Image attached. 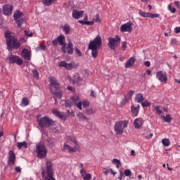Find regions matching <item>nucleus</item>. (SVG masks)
I'll use <instances>...</instances> for the list:
<instances>
[{
    "label": "nucleus",
    "mask_w": 180,
    "mask_h": 180,
    "mask_svg": "<svg viewBox=\"0 0 180 180\" xmlns=\"http://www.w3.org/2000/svg\"><path fill=\"white\" fill-rule=\"evenodd\" d=\"M49 89L53 95H55L53 99L55 101V103H57V98L61 99L63 98V91H61V88H60V84L57 82V79L54 77H50L49 78Z\"/></svg>",
    "instance_id": "f257e3e1"
},
{
    "label": "nucleus",
    "mask_w": 180,
    "mask_h": 180,
    "mask_svg": "<svg viewBox=\"0 0 180 180\" xmlns=\"http://www.w3.org/2000/svg\"><path fill=\"white\" fill-rule=\"evenodd\" d=\"M129 126V121H118L115 122L114 125V131L115 133L117 135L122 136L123 133H124V129H126Z\"/></svg>",
    "instance_id": "f03ea898"
},
{
    "label": "nucleus",
    "mask_w": 180,
    "mask_h": 180,
    "mask_svg": "<svg viewBox=\"0 0 180 180\" xmlns=\"http://www.w3.org/2000/svg\"><path fill=\"white\" fill-rule=\"evenodd\" d=\"M38 124L41 129L44 127H50V126H54L56 122L53 119L50 118L49 116H44L39 120H37Z\"/></svg>",
    "instance_id": "7ed1b4c3"
},
{
    "label": "nucleus",
    "mask_w": 180,
    "mask_h": 180,
    "mask_svg": "<svg viewBox=\"0 0 180 180\" xmlns=\"http://www.w3.org/2000/svg\"><path fill=\"white\" fill-rule=\"evenodd\" d=\"M47 152V148L44 144L40 143L36 144V153L38 158H46Z\"/></svg>",
    "instance_id": "20e7f679"
},
{
    "label": "nucleus",
    "mask_w": 180,
    "mask_h": 180,
    "mask_svg": "<svg viewBox=\"0 0 180 180\" xmlns=\"http://www.w3.org/2000/svg\"><path fill=\"white\" fill-rule=\"evenodd\" d=\"M6 44L8 49H15V50H18L22 46V44L15 37L11 39H6Z\"/></svg>",
    "instance_id": "39448f33"
},
{
    "label": "nucleus",
    "mask_w": 180,
    "mask_h": 180,
    "mask_svg": "<svg viewBox=\"0 0 180 180\" xmlns=\"http://www.w3.org/2000/svg\"><path fill=\"white\" fill-rule=\"evenodd\" d=\"M101 46H102V37H101V35L96 36L89 44V47H91V49H99Z\"/></svg>",
    "instance_id": "423d86ee"
},
{
    "label": "nucleus",
    "mask_w": 180,
    "mask_h": 180,
    "mask_svg": "<svg viewBox=\"0 0 180 180\" xmlns=\"http://www.w3.org/2000/svg\"><path fill=\"white\" fill-rule=\"evenodd\" d=\"M156 78L160 82L163 84H167L168 81V76H167V72L158 71L156 72Z\"/></svg>",
    "instance_id": "0eeeda50"
},
{
    "label": "nucleus",
    "mask_w": 180,
    "mask_h": 180,
    "mask_svg": "<svg viewBox=\"0 0 180 180\" xmlns=\"http://www.w3.org/2000/svg\"><path fill=\"white\" fill-rule=\"evenodd\" d=\"M58 67L65 68V70H74L77 68V65L75 62H70V63H67V62L63 60L58 63Z\"/></svg>",
    "instance_id": "6e6552de"
},
{
    "label": "nucleus",
    "mask_w": 180,
    "mask_h": 180,
    "mask_svg": "<svg viewBox=\"0 0 180 180\" xmlns=\"http://www.w3.org/2000/svg\"><path fill=\"white\" fill-rule=\"evenodd\" d=\"M65 44V37H64V35L60 34L58 37H57L56 39H55L53 41H52V44L53 46H54V47H57L58 44H59L60 46H64V44Z\"/></svg>",
    "instance_id": "1a4fd4ad"
},
{
    "label": "nucleus",
    "mask_w": 180,
    "mask_h": 180,
    "mask_svg": "<svg viewBox=\"0 0 180 180\" xmlns=\"http://www.w3.org/2000/svg\"><path fill=\"white\" fill-rule=\"evenodd\" d=\"M133 23L131 22H128L125 24H123L120 27V32L122 33H126L127 32L128 33H131V31L133 30Z\"/></svg>",
    "instance_id": "9d476101"
},
{
    "label": "nucleus",
    "mask_w": 180,
    "mask_h": 180,
    "mask_svg": "<svg viewBox=\"0 0 180 180\" xmlns=\"http://www.w3.org/2000/svg\"><path fill=\"white\" fill-rule=\"evenodd\" d=\"M117 41H120V37L117 35L115 36V38H108V47H110L111 50L115 51V47H116V44Z\"/></svg>",
    "instance_id": "9b49d317"
},
{
    "label": "nucleus",
    "mask_w": 180,
    "mask_h": 180,
    "mask_svg": "<svg viewBox=\"0 0 180 180\" xmlns=\"http://www.w3.org/2000/svg\"><path fill=\"white\" fill-rule=\"evenodd\" d=\"M8 60L10 64H18V65H22L23 64V60L19 56L11 55L8 56Z\"/></svg>",
    "instance_id": "f8f14e48"
},
{
    "label": "nucleus",
    "mask_w": 180,
    "mask_h": 180,
    "mask_svg": "<svg viewBox=\"0 0 180 180\" xmlns=\"http://www.w3.org/2000/svg\"><path fill=\"white\" fill-rule=\"evenodd\" d=\"M70 99L79 110H82V101L79 100V96H72Z\"/></svg>",
    "instance_id": "ddd939ff"
},
{
    "label": "nucleus",
    "mask_w": 180,
    "mask_h": 180,
    "mask_svg": "<svg viewBox=\"0 0 180 180\" xmlns=\"http://www.w3.org/2000/svg\"><path fill=\"white\" fill-rule=\"evenodd\" d=\"M13 11V6L11 4H6L3 6V13L6 16H10L12 15Z\"/></svg>",
    "instance_id": "4468645a"
},
{
    "label": "nucleus",
    "mask_w": 180,
    "mask_h": 180,
    "mask_svg": "<svg viewBox=\"0 0 180 180\" xmlns=\"http://www.w3.org/2000/svg\"><path fill=\"white\" fill-rule=\"evenodd\" d=\"M53 115H55L56 117H58L59 119H61V120H67V115L65 112H60L57 109L52 110Z\"/></svg>",
    "instance_id": "2eb2a0df"
},
{
    "label": "nucleus",
    "mask_w": 180,
    "mask_h": 180,
    "mask_svg": "<svg viewBox=\"0 0 180 180\" xmlns=\"http://www.w3.org/2000/svg\"><path fill=\"white\" fill-rule=\"evenodd\" d=\"M16 162V155H15V153L13 150H10L8 152V165H13Z\"/></svg>",
    "instance_id": "dca6fc26"
},
{
    "label": "nucleus",
    "mask_w": 180,
    "mask_h": 180,
    "mask_svg": "<svg viewBox=\"0 0 180 180\" xmlns=\"http://www.w3.org/2000/svg\"><path fill=\"white\" fill-rule=\"evenodd\" d=\"M68 151L69 153H76V151H79L78 146H75L74 148L70 146V145L65 143L63 145V151Z\"/></svg>",
    "instance_id": "f3484780"
},
{
    "label": "nucleus",
    "mask_w": 180,
    "mask_h": 180,
    "mask_svg": "<svg viewBox=\"0 0 180 180\" xmlns=\"http://www.w3.org/2000/svg\"><path fill=\"white\" fill-rule=\"evenodd\" d=\"M144 124V120L141 117L136 118L134 121V127L135 129H141Z\"/></svg>",
    "instance_id": "a211bd4d"
},
{
    "label": "nucleus",
    "mask_w": 180,
    "mask_h": 180,
    "mask_svg": "<svg viewBox=\"0 0 180 180\" xmlns=\"http://www.w3.org/2000/svg\"><path fill=\"white\" fill-rule=\"evenodd\" d=\"M32 56V51H29L28 49H24L21 51V56L24 60H30Z\"/></svg>",
    "instance_id": "6ab92c4d"
},
{
    "label": "nucleus",
    "mask_w": 180,
    "mask_h": 180,
    "mask_svg": "<svg viewBox=\"0 0 180 180\" xmlns=\"http://www.w3.org/2000/svg\"><path fill=\"white\" fill-rule=\"evenodd\" d=\"M84 13V11L73 10L72 16L74 19H79V18H82Z\"/></svg>",
    "instance_id": "aec40b11"
},
{
    "label": "nucleus",
    "mask_w": 180,
    "mask_h": 180,
    "mask_svg": "<svg viewBox=\"0 0 180 180\" xmlns=\"http://www.w3.org/2000/svg\"><path fill=\"white\" fill-rule=\"evenodd\" d=\"M88 20V15H85L84 18V20H79L78 22L81 25H86L87 26H94L95 22L94 21H86Z\"/></svg>",
    "instance_id": "412c9836"
},
{
    "label": "nucleus",
    "mask_w": 180,
    "mask_h": 180,
    "mask_svg": "<svg viewBox=\"0 0 180 180\" xmlns=\"http://www.w3.org/2000/svg\"><path fill=\"white\" fill-rule=\"evenodd\" d=\"M68 141H71L75 144V147L78 146V149L80 150L81 147L79 146V144H78V141H77V139L72 136H68L66 137Z\"/></svg>",
    "instance_id": "4be33fe9"
},
{
    "label": "nucleus",
    "mask_w": 180,
    "mask_h": 180,
    "mask_svg": "<svg viewBox=\"0 0 180 180\" xmlns=\"http://www.w3.org/2000/svg\"><path fill=\"white\" fill-rule=\"evenodd\" d=\"M66 49L68 50V54H74V45L72 44L71 39L68 40V44Z\"/></svg>",
    "instance_id": "5701e85b"
},
{
    "label": "nucleus",
    "mask_w": 180,
    "mask_h": 180,
    "mask_svg": "<svg viewBox=\"0 0 180 180\" xmlns=\"http://www.w3.org/2000/svg\"><path fill=\"white\" fill-rule=\"evenodd\" d=\"M134 63H136V58H134V57H131L126 63L125 68H130V67H133V65H134Z\"/></svg>",
    "instance_id": "b1692460"
},
{
    "label": "nucleus",
    "mask_w": 180,
    "mask_h": 180,
    "mask_svg": "<svg viewBox=\"0 0 180 180\" xmlns=\"http://www.w3.org/2000/svg\"><path fill=\"white\" fill-rule=\"evenodd\" d=\"M139 109H140V105H138L137 107H135L134 105H132L131 107V110L134 117H136L139 115Z\"/></svg>",
    "instance_id": "393cba45"
},
{
    "label": "nucleus",
    "mask_w": 180,
    "mask_h": 180,
    "mask_svg": "<svg viewBox=\"0 0 180 180\" xmlns=\"http://www.w3.org/2000/svg\"><path fill=\"white\" fill-rule=\"evenodd\" d=\"M23 16V13L20 11H16L13 14L14 20H19L20 19H23L22 17Z\"/></svg>",
    "instance_id": "a878e982"
},
{
    "label": "nucleus",
    "mask_w": 180,
    "mask_h": 180,
    "mask_svg": "<svg viewBox=\"0 0 180 180\" xmlns=\"http://www.w3.org/2000/svg\"><path fill=\"white\" fill-rule=\"evenodd\" d=\"M135 101L138 103H142L144 101V96H143V94H137L135 96Z\"/></svg>",
    "instance_id": "bb28decb"
},
{
    "label": "nucleus",
    "mask_w": 180,
    "mask_h": 180,
    "mask_svg": "<svg viewBox=\"0 0 180 180\" xmlns=\"http://www.w3.org/2000/svg\"><path fill=\"white\" fill-rule=\"evenodd\" d=\"M62 30L65 33V34H70V33H71V27H70L68 24H66L63 26Z\"/></svg>",
    "instance_id": "cd10ccee"
},
{
    "label": "nucleus",
    "mask_w": 180,
    "mask_h": 180,
    "mask_svg": "<svg viewBox=\"0 0 180 180\" xmlns=\"http://www.w3.org/2000/svg\"><path fill=\"white\" fill-rule=\"evenodd\" d=\"M133 94H134V91L131 90L128 94H127V98L125 97L124 99L122 100V103H123V105H124V103H127V102H129V99H131V96H133Z\"/></svg>",
    "instance_id": "c85d7f7f"
},
{
    "label": "nucleus",
    "mask_w": 180,
    "mask_h": 180,
    "mask_svg": "<svg viewBox=\"0 0 180 180\" xmlns=\"http://www.w3.org/2000/svg\"><path fill=\"white\" fill-rule=\"evenodd\" d=\"M62 106H65V108H71L72 103L70 100H62L60 102Z\"/></svg>",
    "instance_id": "c756f323"
},
{
    "label": "nucleus",
    "mask_w": 180,
    "mask_h": 180,
    "mask_svg": "<svg viewBox=\"0 0 180 180\" xmlns=\"http://www.w3.org/2000/svg\"><path fill=\"white\" fill-rule=\"evenodd\" d=\"M77 117L79 119V120L82 121V120H89V118H88V117L85 116V115H84V113L79 112L77 113Z\"/></svg>",
    "instance_id": "7c9ffc66"
},
{
    "label": "nucleus",
    "mask_w": 180,
    "mask_h": 180,
    "mask_svg": "<svg viewBox=\"0 0 180 180\" xmlns=\"http://www.w3.org/2000/svg\"><path fill=\"white\" fill-rule=\"evenodd\" d=\"M162 118L163 122H165L166 123H171V121L172 120V117H171V115L167 114L166 116L161 117Z\"/></svg>",
    "instance_id": "2f4dec72"
},
{
    "label": "nucleus",
    "mask_w": 180,
    "mask_h": 180,
    "mask_svg": "<svg viewBox=\"0 0 180 180\" xmlns=\"http://www.w3.org/2000/svg\"><path fill=\"white\" fill-rule=\"evenodd\" d=\"M91 50V56L93 58H96L98 57V48L89 47Z\"/></svg>",
    "instance_id": "473e14b6"
},
{
    "label": "nucleus",
    "mask_w": 180,
    "mask_h": 180,
    "mask_svg": "<svg viewBox=\"0 0 180 180\" xmlns=\"http://www.w3.org/2000/svg\"><path fill=\"white\" fill-rule=\"evenodd\" d=\"M17 147L19 150L22 149V147L23 148H27V143L26 141L18 142L17 143Z\"/></svg>",
    "instance_id": "72a5a7b5"
},
{
    "label": "nucleus",
    "mask_w": 180,
    "mask_h": 180,
    "mask_svg": "<svg viewBox=\"0 0 180 180\" xmlns=\"http://www.w3.org/2000/svg\"><path fill=\"white\" fill-rule=\"evenodd\" d=\"M56 0H42V3L44 5H46V6H50L51 5H53Z\"/></svg>",
    "instance_id": "f704fd0d"
},
{
    "label": "nucleus",
    "mask_w": 180,
    "mask_h": 180,
    "mask_svg": "<svg viewBox=\"0 0 180 180\" xmlns=\"http://www.w3.org/2000/svg\"><path fill=\"white\" fill-rule=\"evenodd\" d=\"M162 143L165 147H168L171 145V141H169V139H163L162 140Z\"/></svg>",
    "instance_id": "c9c22d12"
},
{
    "label": "nucleus",
    "mask_w": 180,
    "mask_h": 180,
    "mask_svg": "<svg viewBox=\"0 0 180 180\" xmlns=\"http://www.w3.org/2000/svg\"><path fill=\"white\" fill-rule=\"evenodd\" d=\"M154 110H155L156 114L160 115V117H162V110H161V107L155 106Z\"/></svg>",
    "instance_id": "e433bc0d"
},
{
    "label": "nucleus",
    "mask_w": 180,
    "mask_h": 180,
    "mask_svg": "<svg viewBox=\"0 0 180 180\" xmlns=\"http://www.w3.org/2000/svg\"><path fill=\"white\" fill-rule=\"evenodd\" d=\"M82 81V78L79 76H75V79L72 80V84H79Z\"/></svg>",
    "instance_id": "4c0bfd02"
},
{
    "label": "nucleus",
    "mask_w": 180,
    "mask_h": 180,
    "mask_svg": "<svg viewBox=\"0 0 180 180\" xmlns=\"http://www.w3.org/2000/svg\"><path fill=\"white\" fill-rule=\"evenodd\" d=\"M139 15L142 18H149L150 13H146L144 11H139Z\"/></svg>",
    "instance_id": "58836bf2"
},
{
    "label": "nucleus",
    "mask_w": 180,
    "mask_h": 180,
    "mask_svg": "<svg viewBox=\"0 0 180 180\" xmlns=\"http://www.w3.org/2000/svg\"><path fill=\"white\" fill-rule=\"evenodd\" d=\"M15 23H17L18 27H21L22 25H23L25 23V19L21 18L20 20H15Z\"/></svg>",
    "instance_id": "ea45409f"
},
{
    "label": "nucleus",
    "mask_w": 180,
    "mask_h": 180,
    "mask_svg": "<svg viewBox=\"0 0 180 180\" xmlns=\"http://www.w3.org/2000/svg\"><path fill=\"white\" fill-rule=\"evenodd\" d=\"M21 103L22 106L29 105V99H27V98H22L21 101Z\"/></svg>",
    "instance_id": "a19ab883"
},
{
    "label": "nucleus",
    "mask_w": 180,
    "mask_h": 180,
    "mask_svg": "<svg viewBox=\"0 0 180 180\" xmlns=\"http://www.w3.org/2000/svg\"><path fill=\"white\" fill-rule=\"evenodd\" d=\"M104 174L105 175H108V174H112L115 176L117 174V172H114L112 169H109L105 171Z\"/></svg>",
    "instance_id": "79ce46f5"
},
{
    "label": "nucleus",
    "mask_w": 180,
    "mask_h": 180,
    "mask_svg": "<svg viewBox=\"0 0 180 180\" xmlns=\"http://www.w3.org/2000/svg\"><path fill=\"white\" fill-rule=\"evenodd\" d=\"M82 176L84 180H91L92 179V174H86L84 176V174H82Z\"/></svg>",
    "instance_id": "37998d69"
},
{
    "label": "nucleus",
    "mask_w": 180,
    "mask_h": 180,
    "mask_svg": "<svg viewBox=\"0 0 180 180\" xmlns=\"http://www.w3.org/2000/svg\"><path fill=\"white\" fill-rule=\"evenodd\" d=\"M5 37L7 39V40H11V39H13L15 37L12 36L11 34V32H6L5 33Z\"/></svg>",
    "instance_id": "c03bdc74"
},
{
    "label": "nucleus",
    "mask_w": 180,
    "mask_h": 180,
    "mask_svg": "<svg viewBox=\"0 0 180 180\" xmlns=\"http://www.w3.org/2000/svg\"><path fill=\"white\" fill-rule=\"evenodd\" d=\"M141 103L143 108H148V106L151 105L148 101H144V102L142 101V103Z\"/></svg>",
    "instance_id": "a18cd8bd"
},
{
    "label": "nucleus",
    "mask_w": 180,
    "mask_h": 180,
    "mask_svg": "<svg viewBox=\"0 0 180 180\" xmlns=\"http://www.w3.org/2000/svg\"><path fill=\"white\" fill-rule=\"evenodd\" d=\"M124 174L125 176H130V175H131V170L127 169L124 170Z\"/></svg>",
    "instance_id": "49530a36"
},
{
    "label": "nucleus",
    "mask_w": 180,
    "mask_h": 180,
    "mask_svg": "<svg viewBox=\"0 0 180 180\" xmlns=\"http://www.w3.org/2000/svg\"><path fill=\"white\" fill-rule=\"evenodd\" d=\"M149 18H150L151 19H154V18H160V14L158 13L153 14L151 13H149Z\"/></svg>",
    "instance_id": "de8ad7c7"
},
{
    "label": "nucleus",
    "mask_w": 180,
    "mask_h": 180,
    "mask_svg": "<svg viewBox=\"0 0 180 180\" xmlns=\"http://www.w3.org/2000/svg\"><path fill=\"white\" fill-rule=\"evenodd\" d=\"M93 20L96 23H101V18H99V14H97L93 19Z\"/></svg>",
    "instance_id": "09e8293b"
},
{
    "label": "nucleus",
    "mask_w": 180,
    "mask_h": 180,
    "mask_svg": "<svg viewBox=\"0 0 180 180\" xmlns=\"http://www.w3.org/2000/svg\"><path fill=\"white\" fill-rule=\"evenodd\" d=\"M38 49L39 50H43V51H46V50H47L46 45H44V44H39L38 46Z\"/></svg>",
    "instance_id": "8fccbe9b"
},
{
    "label": "nucleus",
    "mask_w": 180,
    "mask_h": 180,
    "mask_svg": "<svg viewBox=\"0 0 180 180\" xmlns=\"http://www.w3.org/2000/svg\"><path fill=\"white\" fill-rule=\"evenodd\" d=\"M86 113H87V115H94V113H95V111H94V109L89 108L86 110Z\"/></svg>",
    "instance_id": "3c124183"
},
{
    "label": "nucleus",
    "mask_w": 180,
    "mask_h": 180,
    "mask_svg": "<svg viewBox=\"0 0 180 180\" xmlns=\"http://www.w3.org/2000/svg\"><path fill=\"white\" fill-rule=\"evenodd\" d=\"M127 47V42L123 41V42L122 43L121 49H122L123 51H124V50H126Z\"/></svg>",
    "instance_id": "603ef678"
},
{
    "label": "nucleus",
    "mask_w": 180,
    "mask_h": 180,
    "mask_svg": "<svg viewBox=\"0 0 180 180\" xmlns=\"http://www.w3.org/2000/svg\"><path fill=\"white\" fill-rule=\"evenodd\" d=\"M32 74H33L34 78L39 79V72H37V70H33Z\"/></svg>",
    "instance_id": "864d4df0"
},
{
    "label": "nucleus",
    "mask_w": 180,
    "mask_h": 180,
    "mask_svg": "<svg viewBox=\"0 0 180 180\" xmlns=\"http://www.w3.org/2000/svg\"><path fill=\"white\" fill-rule=\"evenodd\" d=\"M82 105H83L84 108H88V106H89V101H86V100H84V101H83V103H82Z\"/></svg>",
    "instance_id": "5fc2aeb1"
},
{
    "label": "nucleus",
    "mask_w": 180,
    "mask_h": 180,
    "mask_svg": "<svg viewBox=\"0 0 180 180\" xmlns=\"http://www.w3.org/2000/svg\"><path fill=\"white\" fill-rule=\"evenodd\" d=\"M75 51H76V54L78 57L82 56V53H81V51L79 49H78V48L75 49Z\"/></svg>",
    "instance_id": "6e6d98bb"
},
{
    "label": "nucleus",
    "mask_w": 180,
    "mask_h": 180,
    "mask_svg": "<svg viewBox=\"0 0 180 180\" xmlns=\"http://www.w3.org/2000/svg\"><path fill=\"white\" fill-rule=\"evenodd\" d=\"M24 33H25V36H27L28 37H33V33H32V32L29 33V31H27V30H25Z\"/></svg>",
    "instance_id": "4d7b16f0"
},
{
    "label": "nucleus",
    "mask_w": 180,
    "mask_h": 180,
    "mask_svg": "<svg viewBox=\"0 0 180 180\" xmlns=\"http://www.w3.org/2000/svg\"><path fill=\"white\" fill-rule=\"evenodd\" d=\"M112 164H120V160L119 159H113L112 161Z\"/></svg>",
    "instance_id": "13d9d810"
},
{
    "label": "nucleus",
    "mask_w": 180,
    "mask_h": 180,
    "mask_svg": "<svg viewBox=\"0 0 180 180\" xmlns=\"http://www.w3.org/2000/svg\"><path fill=\"white\" fill-rule=\"evenodd\" d=\"M60 46H62L61 50L63 53H67V49H65V43L63 45H60Z\"/></svg>",
    "instance_id": "bf43d9fd"
},
{
    "label": "nucleus",
    "mask_w": 180,
    "mask_h": 180,
    "mask_svg": "<svg viewBox=\"0 0 180 180\" xmlns=\"http://www.w3.org/2000/svg\"><path fill=\"white\" fill-rule=\"evenodd\" d=\"M174 33L178 34V33H180V27H176L174 28Z\"/></svg>",
    "instance_id": "052dcab7"
},
{
    "label": "nucleus",
    "mask_w": 180,
    "mask_h": 180,
    "mask_svg": "<svg viewBox=\"0 0 180 180\" xmlns=\"http://www.w3.org/2000/svg\"><path fill=\"white\" fill-rule=\"evenodd\" d=\"M174 5H175V6H176V8H178V9H180V4H179V1H174Z\"/></svg>",
    "instance_id": "680f3d73"
},
{
    "label": "nucleus",
    "mask_w": 180,
    "mask_h": 180,
    "mask_svg": "<svg viewBox=\"0 0 180 180\" xmlns=\"http://www.w3.org/2000/svg\"><path fill=\"white\" fill-rule=\"evenodd\" d=\"M123 176H124V174H123V172H120V176H118L119 180L123 179Z\"/></svg>",
    "instance_id": "e2e57ef3"
},
{
    "label": "nucleus",
    "mask_w": 180,
    "mask_h": 180,
    "mask_svg": "<svg viewBox=\"0 0 180 180\" xmlns=\"http://www.w3.org/2000/svg\"><path fill=\"white\" fill-rule=\"evenodd\" d=\"M90 96H92V98H96V94L95 93V91H91L90 94Z\"/></svg>",
    "instance_id": "0e129e2a"
},
{
    "label": "nucleus",
    "mask_w": 180,
    "mask_h": 180,
    "mask_svg": "<svg viewBox=\"0 0 180 180\" xmlns=\"http://www.w3.org/2000/svg\"><path fill=\"white\" fill-rule=\"evenodd\" d=\"M20 41L21 43H26V41H27V39H25V38L22 37L20 39Z\"/></svg>",
    "instance_id": "69168bd1"
},
{
    "label": "nucleus",
    "mask_w": 180,
    "mask_h": 180,
    "mask_svg": "<svg viewBox=\"0 0 180 180\" xmlns=\"http://www.w3.org/2000/svg\"><path fill=\"white\" fill-rule=\"evenodd\" d=\"M144 65H146V67H150V65H151V63H150V61H146L144 63Z\"/></svg>",
    "instance_id": "338daca9"
},
{
    "label": "nucleus",
    "mask_w": 180,
    "mask_h": 180,
    "mask_svg": "<svg viewBox=\"0 0 180 180\" xmlns=\"http://www.w3.org/2000/svg\"><path fill=\"white\" fill-rule=\"evenodd\" d=\"M15 171H16L17 172H21L22 169L20 168V167H15Z\"/></svg>",
    "instance_id": "774afa93"
}]
</instances>
